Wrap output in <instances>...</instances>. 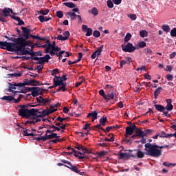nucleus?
Instances as JSON below:
<instances>
[{
  "instance_id": "obj_1",
  "label": "nucleus",
  "mask_w": 176,
  "mask_h": 176,
  "mask_svg": "<svg viewBox=\"0 0 176 176\" xmlns=\"http://www.w3.org/2000/svg\"><path fill=\"white\" fill-rule=\"evenodd\" d=\"M144 151H146V155L152 156L153 157H160L162 156V149L164 148L163 146H157L156 144H152L151 143H146L144 145Z\"/></svg>"
},
{
  "instance_id": "obj_2",
  "label": "nucleus",
  "mask_w": 176,
  "mask_h": 176,
  "mask_svg": "<svg viewBox=\"0 0 176 176\" xmlns=\"http://www.w3.org/2000/svg\"><path fill=\"white\" fill-rule=\"evenodd\" d=\"M20 109L19 110V116L22 118H26V119L30 118V116H33L34 118L35 109H28L27 105H20Z\"/></svg>"
},
{
  "instance_id": "obj_3",
  "label": "nucleus",
  "mask_w": 176,
  "mask_h": 176,
  "mask_svg": "<svg viewBox=\"0 0 176 176\" xmlns=\"http://www.w3.org/2000/svg\"><path fill=\"white\" fill-rule=\"evenodd\" d=\"M25 43V45H21V44H20L18 46L14 45V47H12L13 48V52H21V56H24V55H27L29 54V56H31V52L30 51H28V50H25V46H28V45H31V41H24L23 42Z\"/></svg>"
},
{
  "instance_id": "obj_4",
  "label": "nucleus",
  "mask_w": 176,
  "mask_h": 176,
  "mask_svg": "<svg viewBox=\"0 0 176 176\" xmlns=\"http://www.w3.org/2000/svg\"><path fill=\"white\" fill-rule=\"evenodd\" d=\"M57 111V109H47V110H43L42 109H35L34 111V119L38 118H45V116H47L50 115V113H53V112H56Z\"/></svg>"
},
{
  "instance_id": "obj_5",
  "label": "nucleus",
  "mask_w": 176,
  "mask_h": 176,
  "mask_svg": "<svg viewBox=\"0 0 176 176\" xmlns=\"http://www.w3.org/2000/svg\"><path fill=\"white\" fill-rule=\"evenodd\" d=\"M60 162L62 163H64L65 164H68L65 165V167H67V168H69V170H72L74 173H76V174H79L80 175H85V172H80L79 169H78V166L76 165H73L71 162L67 161L65 160H60Z\"/></svg>"
},
{
  "instance_id": "obj_6",
  "label": "nucleus",
  "mask_w": 176,
  "mask_h": 176,
  "mask_svg": "<svg viewBox=\"0 0 176 176\" xmlns=\"http://www.w3.org/2000/svg\"><path fill=\"white\" fill-rule=\"evenodd\" d=\"M16 46L14 43H8V41H0V49H6L8 52H13V47Z\"/></svg>"
},
{
  "instance_id": "obj_7",
  "label": "nucleus",
  "mask_w": 176,
  "mask_h": 176,
  "mask_svg": "<svg viewBox=\"0 0 176 176\" xmlns=\"http://www.w3.org/2000/svg\"><path fill=\"white\" fill-rule=\"evenodd\" d=\"M121 47L125 53H133L136 49L131 43H127L125 46L124 45H121Z\"/></svg>"
},
{
  "instance_id": "obj_8",
  "label": "nucleus",
  "mask_w": 176,
  "mask_h": 176,
  "mask_svg": "<svg viewBox=\"0 0 176 176\" xmlns=\"http://www.w3.org/2000/svg\"><path fill=\"white\" fill-rule=\"evenodd\" d=\"M8 41H11V42H14V43L16 45H21V46H25V44L24 43V41L25 39H24V37H19V38H15V37H11L8 38Z\"/></svg>"
},
{
  "instance_id": "obj_9",
  "label": "nucleus",
  "mask_w": 176,
  "mask_h": 176,
  "mask_svg": "<svg viewBox=\"0 0 176 176\" xmlns=\"http://www.w3.org/2000/svg\"><path fill=\"white\" fill-rule=\"evenodd\" d=\"M21 30L23 31V34H21V36H23V39H25V41H27L28 39H30V38H31V30L27 28L26 27H21Z\"/></svg>"
},
{
  "instance_id": "obj_10",
  "label": "nucleus",
  "mask_w": 176,
  "mask_h": 176,
  "mask_svg": "<svg viewBox=\"0 0 176 176\" xmlns=\"http://www.w3.org/2000/svg\"><path fill=\"white\" fill-rule=\"evenodd\" d=\"M152 133L151 129H146L145 131H142V130L140 129H137L135 130V133L137 137H146V135H148V134H151Z\"/></svg>"
},
{
  "instance_id": "obj_11",
  "label": "nucleus",
  "mask_w": 176,
  "mask_h": 176,
  "mask_svg": "<svg viewBox=\"0 0 176 176\" xmlns=\"http://www.w3.org/2000/svg\"><path fill=\"white\" fill-rule=\"evenodd\" d=\"M25 86H41V82L34 79H25Z\"/></svg>"
},
{
  "instance_id": "obj_12",
  "label": "nucleus",
  "mask_w": 176,
  "mask_h": 176,
  "mask_svg": "<svg viewBox=\"0 0 176 176\" xmlns=\"http://www.w3.org/2000/svg\"><path fill=\"white\" fill-rule=\"evenodd\" d=\"M38 122H41V119L36 118H34V116H31L29 118V120H28L24 124L27 126V124H35L36 123H38Z\"/></svg>"
},
{
  "instance_id": "obj_13",
  "label": "nucleus",
  "mask_w": 176,
  "mask_h": 176,
  "mask_svg": "<svg viewBox=\"0 0 176 176\" xmlns=\"http://www.w3.org/2000/svg\"><path fill=\"white\" fill-rule=\"evenodd\" d=\"M118 98V94H116V91H111L107 95H106V98L104 100H106V102H109L111 101V100H115V98Z\"/></svg>"
},
{
  "instance_id": "obj_14",
  "label": "nucleus",
  "mask_w": 176,
  "mask_h": 176,
  "mask_svg": "<svg viewBox=\"0 0 176 176\" xmlns=\"http://www.w3.org/2000/svg\"><path fill=\"white\" fill-rule=\"evenodd\" d=\"M166 106L164 107L165 109L167 111H171L174 109V106H173V100L171 99H166Z\"/></svg>"
},
{
  "instance_id": "obj_15",
  "label": "nucleus",
  "mask_w": 176,
  "mask_h": 176,
  "mask_svg": "<svg viewBox=\"0 0 176 176\" xmlns=\"http://www.w3.org/2000/svg\"><path fill=\"white\" fill-rule=\"evenodd\" d=\"M54 83H56V85H58V86H61L63 83H64V80H63L60 77H58L57 76H55L54 80H53Z\"/></svg>"
},
{
  "instance_id": "obj_16",
  "label": "nucleus",
  "mask_w": 176,
  "mask_h": 176,
  "mask_svg": "<svg viewBox=\"0 0 176 176\" xmlns=\"http://www.w3.org/2000/svg\"><path fill=\"white\" fill-rule=\"evenodd\" d=\"M76 149H78V151H83L84 153H90V151H89V150H87V148L86 147H85L84 146H82V144H79L77 143L76 146H75Z\"/></svg>"
},
{
  "instance_id": "obj_17",
  "label": "nucleus",
  "mask_w": 176,
  "mask_h": 176,
  "mask_svg": "<svg viewBox=\"0 0 176 176\" xmlns=\"http://www.w3.org/2000/svg\"><path fill=\"white\" fill-rule=\"evenodd\" d=\"M41 90V87H34L31 95L32 97H38L39 96V91Z\"/></svg>"
},
{
  "instance_id": "obj_18",
  "label": "nucleus",
  "mask_w": 176,
  "mask_h": 176,
  "mask_svg": "<svg viewBox=\"0 0 176 176\" xmlns=\"http://www.w3.org/2000/svg\"><path fill=\"white\" fill-rule=\"evenodd\" d=\"M66 16H69L72 21H74V20H76L78 17V14L72 11L67 12L66 13Z\"/></svg>"
},
{
  "instance_id": "obj_19",
  "label": "nucleus",
  "mask_w": 176,
  "mask_h": 176,
  "mask_svg": "<svg viewBox=\"0 0 176 176\" xmlns=\"http://www.w3.org/2000/svg\"><path fill=\"white\" fill-rule=\"evenodd\" d=\"M98 113L97 111H92L91 113H89L88 115L87 116V118H91L92 122H94V120H97V116Z\"/></svg>"
},
{
  "instance_id": "obj_20",
  "label": "nucleus",
  "mask_w": 176,
  "mask_h": 176,
  "mask_svg": "<svg viewBox=\"0 0 176 176\" xmlns=\"http://www.w3.org/2000/svg\"><path fill=\"white\" fill-rule=\"evenodd\" d=\"M134 152H136L137 157L139 159H143V157H145V153L142 152L140 149L133 150Z\"/></svg>"
},
{
  "instance_id": "obj_21",
  "label": "nucleus",
  "mask_w": 176,
  "mask_h": 176,
  "mask_svg": "<svg viewBox=\"0 0 176 176\" xmlns=\"http://www.w3.org/2000/svg\"><path fill=\"white\" fill-rule=\"evenodd\" d=\"M31 60H34V61H37L35 62V64H43V57H32Z\"/></svg>"
},
{
  "instance_id": "obj_22",
  "label": "nucleus",
  "mask_w": 176,
  "mask_h": 176,
  "mask_svg": "<svg viewBox=\"0 0 176 176\" xmlns=\"http://www.w3.org/2000/svg\"><path fill=\"white\" fill-rule=\"evenodd\" d=\"M119 159H124V157H135V156H134V155L132 154H127V153H119Z\"/></svg>"
},
{
  "instance_id": "obj_23",
  "label": "nucleus",
  "mask_w": 176,
  "mask_h": 176,
  "mask_svg": "<svg viewBox=\"0 0 176 176\" xmlns=\"http://www.w3.org/2000/svg\"><path fill=\"white\" fill-rule=\"evenodd\" d=\"M163 91V88L162 87H159L155 89L154 91V98L157 99V97H159V94Z\"/></svg>"
},
{
  "instance_id": "obj_24",
  "label": "nucleus",
  "mask_w": 176,
  "mask_h": 176,
  "mask_svg": "<svg viewBox=\"0 0 176 176\" xmlns=\"http://www.w3.org/2000/svg\"><path fill=\"white\" fill-rule=\"evenodd\" d=\"M126 135L125 137H129V135H131L133 134V133H134V131H133V128H131V126H126Z\"/></svg>"
},
{
  "instance_id": "obj_25",
  "label": "nucleus",
  "mask_w": 176,
  "mask_h": 176,
  "mask_svg": "<svg viewBox=\"0 0 176 176\" xmlns=\"http://www.w3.org/2000/svg\"><path fill=\"white\" fill-rule=\"evenodd\" d=\"M154 107L156 111H158L159 112H164V111H166V108H164V106L162 104H155Z\"/></svg>"
},
{
  "instance_id": "obj_26",
  "label": "nucleus",
  "mask_w": 176,
  "mask_h": 176,
  "mask_svg": "<svg viewBox=\"0 0 176 176\" xmlns=\"http://www.w3.org/2000/svg\"><path fill=\"white\" fill-rule=\"evenodd\" d=\"M8 85H9L8 91L10 93H13V91H14V90H16V89H17L16 87V84L14 82H13V83L9 82Z\"/></svg>"
},
{
  "instance_id": "obj_27",
  "label": "nucleus",
  "mask_w": 176,
  "mask_h": 176,
  "mask_svg": "<svg viewBox=\"0 0 176 176\" xmlns=\"http://www.w3.org/2000/svg\"><path fill=\"white\" fill-rule=\"evenodd\" d=\"M45 135L47 137V140H53V138H60V136L57 135V133H52L50 135H47V133H45Z\"/></svg>"
},
{
  "instance_id": "obj_28",
  "label": "nucleus",
  "mask_w": 176,
  "mask_h": 176,
  "mask_svg": "<svg viewBox=\"0 0 176 176\" xmlns=\"http://www.w3.org/2000/svg\"><path fill=\"white\" fill-rule=\"evenodd\" d=\"M38 19L39 21H41V23H45V21H49V20H52V18H48L43 15H40L38 17Z\"/></svg>"
},
{
  "instance_id": "obj_29",
  "label": "nucleus",
  "mask_w": 176,
  "mask_h": 176,
  "mask_svg": "<svg viewBox=\"0 0 176 176\" xmlns=\"http://www.w3.org/2000/svg\"><path fill=\"white\" fill-rule=\"evenodd\" d=\"M23 135L24 137H35V135H35L34 133H28V129H25V128H23Z\"/></svg>"
},
{
  "instance_id": "obj_30",
  "label": "nucleus",
  "mask_w": 176,
  "mask_h": 176,
  "mask_svg": "<svg viewBox=\"0 0 176 176\" xmlns=\"http://www.w3.org/2000/svg\"><path fill=\"white\" fill-rule=\"evenodd\" d=\"M9 8H4L2 10V13L0 14V16H3L5 19V17H8L9 16Z\"/></svg>"
},
{
  "instance_id": "obj_31",
  "label": "nucleus",
  "mask_w": 176,
  "mask_h": 176,
  "mask_svg": "<svg viewBox=\"0 0 176 176\" xmlns=\"http://www.w3.org/2000/svg\"><path fill=\"white\" fill-rule=\"evenodd\" d=\"M67 82H63V84H61L60 85H59V89H58L56 90V91H60V90H62V91H66L67 90Z\"/></svg>"
},
{
  "instance_id": "obj_32",
  "label": "nucleus",
  "mask_w": 176,
  "mask_h": 176,
  "mask_svg": "<svg viewBox=\"0 0 176 176\" xmlns=\"http://www.w3.org/2000/svg\"><path fill=\"white\" fill-rule=\"evenodd\" d=\"M160 137L161 138H171L172 133H166V132H161V134H160Z\"/></svg>"
},
{
  "instance_id": "obj_33",
  "label": "nucleus",
  "mask_w": 176,
  "mask_h": 176,
  "mask_svg": "<svg viewBox=\"0 0 176 176\" xmlns=\"http://www.w3.org/2000/svg\"><path fill=\"white\" fill-rule=\"evenodd\" d=\"M63 5L65 6H67V8H69L70 9H74V8H76V5L72 2H67V3H63Z\"/></svg>"
},
{
  "instance_id": "obj_34",
  "label": "nucleus",
  "mask_w": 176,
  "mask_h": 176,
  "mask_svg": "<svg viewBox=\"0 0 176 176\" xmlns=\"http://www.w3.org/2000/svg\"><path fill=\"white\" fill-rule=\"evenodd\" d=\"M73 153H74L75 157H78V159H79V160H83V159H85V156L79 155V153H80V151H78L75 150V151H73Z\"/></svg>"
},
{
  "instance_id": "obj_35",
  "label": "nucleus",
  "mask_w": 176,
  "mask_h": 176,
  "mask_svg": "<svg viewBox=\"0 0 176 176\" xmlns=\"http://www.w3.org/2000/svg\"><path fill=\"white\" fill-rule=\"evenodd\" d=\"M144 52L146 54V56H152L153 54V52H152V49L151 48H144Z\"/></svg>"
},
{
  "instance_id": "obj_36",
  "label": "nucleus",
  "mask_w": 176,
  "mask_h": 176,
  "mask_svg": "<svg viewBox=\"0 0 176 176\" xmlns=\"http://www.w3.org/2000/svg\"><path fill=\"white\" fill-rule=\"evenodd\" d=\"M102 49H104V45H102L101 47H98V49L94 52L96 54L97 57H98L99 56H101Z\"/></svg>"
},
{
  "instance_id": "obj_37",
  "label": "nucleus",
  "mask_w": 176,
  "mask_h": 176,
  "mask_svg": "<svg viewBox=\"0 0 176 176\" xmlns=\"http://www.w3.org/2000/svg\"><path fill=\"white\" fill-rule=\"evenodd\" d=\"M35 140L38 142H41V141H43V142L47 141V136H46V134H45L44 136H40V137L36 138Z\"/></svg>"
},
{
  "instance_id": "obj_38",
  "label": "nucleus",
  "mask_w": 176,
  "mask_h": 176,
  "mask_svg": "<svg viewBox=\"0 0 176 176\" xmlns=\"http://www.w3.org/2000/svg\"><path fill=\"white\" fill-rule=\"evenodd\" d=\"M108 122V120L107 119V117H104L103 118H100L99 120V123L101 126H105V124Z\"/></svg>"
},
{
  "instance_id": "obj_39",
  "label": "nucleus",
  "mask_w": 176,
  "mask_h": 176,
  "mask_svg": "<svg viewBox=\"0 0 176 176\" xmlns=\"http://www.w3.org/2000/svg\"><path fill=\"white\" fill-rule=\"evenodd\" d=\"M67 119H69V117L63 118L58 116L55 120V122H60V123H63L64 122V120H67Z\"/></svg>"
},
{
  "instance_id": "obj_40",
  "label": "nucleus",
  "mask_w": 176,
  "mask_h": 176,
  "mask_svg": "<svg viewBox=\"0 0 176 176\" xmlns=\"http://www.w3.org/2000/svg\"><path fill=\"white\" fill-rule=\"evenodd\" d=\"M30 56L32 57H37V56H42V52L38 51V52H30Z\"/></svg>"
},
{
  "instance_id": "obj_41",
  "label": "nucleus",
  "mask_w": 176,
  "mask_h": 176,
  "mask_svg": "<svg viewBox=\"0 0 176 176\" xmlns=\"http://www.w3.org/2000/svg\"><path fill=\"white\" fill-rule=\"evenodd\" d=\"M1 100H4L5 101H13L14 98L13 96H3L1 98Z\"/></svg>"
},
{
  "instance_id": "obj_42",
  "label": "nucleus",
  "mask_w": 176,
  "mask_h": 176,
  "mask_svg": "<svg viewBox=\"0 0 176 176\" xmlns=\"http://www.w3.org/2000/svg\"><path fill=\"white\" fill-rule=\"evenodd\" d=\"M113 129H120V127L118 125L107 126L106 128L105 131H106V133H109V131H111V130H112Z\"/></svg>"
},
{
  "instance_id": "obj_43",
  "label": "nucleus",
  "mask_w": 176,
  "mask_h": 176,
  "mask_svg": "<svg viewBox=\"0 0 176 176\" xmlns=\"http://www.w3.org/2000/svg\"><path fill=\"white\" fill-rule=\"evenodd\" d=\"M163 166H164L165 167H171V166H173L174 167V166H176V164L165 162L163 163Z\"/></svg>"
},
{
  "instance_id": "obj_44",
  "label": "nucleus",
  "mask_w": 176,
  "mask_h": 176,
  "mask_svg": "<svg viewBox=\"0 0 176 176\" xmlns=\"http://www.w3.org/2000/svg\"><path fill=\"white\" fill-rule=\"evenodd\" d=\"M52 59V57L49 54H46L45 56L43 57V61L44 63H49V60Z\"/></svg>"
},
{
  "instance_id": "obj_45",
  "label": "nucleus",
  "mask_w": 176,
  "mask_h": 176,
  "mask_svg": "<svg viewBox=\"0 0 176 176\" xmlns=\"http://www.w3.org/2000/svg\"><path fill=\"white\" fill-rule=\"evenodd\" d=\"M65 53V50L60 51L58 53L56 52V57H58V60H61L63 58V54Z\"/></svg>"
},
{
  "instance_id": "obj_46",
  "label": "nucleus",
  "mask_w": 176,
  "mask_h": 176,
  "mask_svg": "<svg viewBox=\"0 0 176 176\" xmlns=\"http://www.w3.org/2000/svg\"><path fill=\"white\" fill-rule=\"evenodd\" d=\"M14 83H15L16 87H18V89H21V87H24V86H25V82L24 80L23 82H19V83L14 82Z\"/></svg>"
},
{
  "instance_id": "obj_47",
  "label": "nucleus",
  "mask_w": 176,
  "mask_h": 176,
  "mask_svg": "<svg viewBox=\"0 0 176 176\" xmlns=\"http://www.w3.org/2000/svg\"><path fill=\"white\" fill-rule=\"evenodd\" d=\"M91 13L94 14V16H98V10H97V8L94 7L91 10Z\"/></svg>"
},
{
  "instance_id": "obj_48",
  "label": "nucleus",
  "mask_w": 176,
  "mask_h": 176,
  "mask_svg": "<svg viewBox=\"0 0 176 176\" xmlns=\"http://www.w3.org/2000/svg\"><path fill=\"white\" fill-rule=\"evenodd\" d=\"M93 35V29L91 28H89L87 30V33L85 34V36H91Z\"/></svg>"
},
{
  "instance_id": "obj_49",
  "label": "nucleus",
  "mask_w": 176,
  "mask_h": 176,
  "mask_svg": "<svg viewBox=\"0 0 176 176\" xmlns=\"http://www.w3.org/2000/svg\"><path fill=\"white\" fill-rule=\"evenodd\" d=\"M140 36L141 38H145V36H148V32H146V30H141L140 32Z\"/></svg>"
},
{
  "instance_id": "obj_50",
  "label": "nucleus",
  "mask_w": 176,
  "mask_h": 176,
  "mask_svg": "<svg viewBox=\"0 0 176 176\" xmlns=\"http://www.w3.org/2000/svg\"><path fill=\"white\" fill-rule=\"evenodd\" d=\"M93 35L95 38H100V36H101V33L98 30H95L93 32Z\"/></svg>"
},
{
  "instance_id": "obj_51",
  "label": "nucleus",
  "mask_w": 176,
  "mask_h": 176,
  "mask_svg": "<svg viewBox=\"0 0 176 176\" xmlns=\"http://www.w3.org/2000/svg\"><path fill=\"white\" fill-rule=\"evenodd\" d=\"M21 98H23V95H19L17 99H14V98L12 101H14V104H19L21 101Z\"/></svg>"
},
{
  "instance_id": "obj_52",
  "label": "nucleus",
  "mask_w": 176,
  "mask_h": 176,
  "mask_svg": "<svg viewBox=\"0 0 176 176\" xmlns=\"http://www.w3.org/2000/svg\"><path fill=\"white\" fill-rule=\"evenodd\" d=\"M49 12H50V10L46 9L45 10H40L39 13L40 14H43V16H46V14H49Z\"/></svg>"
},
{
  "instance_id": "obj_53",
  "label": "nucleus",
  "mask_w": 176,
  "mask_h": 176,
  "mask_svg": "<svg viewBox=\"0 0 176 176\" xmlns=\"http://www.w3.org/2000/svg\"><path fill=\"white\" fill-rule=\"evenodd\" d=\"M30 38H33V39H37L38 41H45V38L40 37L39 36H34L31 35Z\"/></svg>"
},
{
  "instance_id": "obj_54",
  "label": "nucleus",
  "mask_w": 176,
  "mask_h": 176,
  "mask_svg": "<svg viewBox=\"0 0 176 176\" xmlns=\"http://www.w3.org/2000/svg\"><path fill=\"white\" fill-rule=\"evenodd\" d=\"M162 30L165 32H170V26H168V25H162Z\"/></svg>"
},
{
  "instance_id": "obj_55",
  "label": "nucleus",
  "mask_w": 176,
  "mask_h": 176,
  "mask_svg": "<svg viewBox=\"0 0 176 176\" xmlns=\"http://www.w3.org/2000/svg\"><path fill=\"white\" fill-rule=\"evenodd\" d=\"M131 34L127 33L124 37V42H129L131 39Z\"/></svg>"
},
{
  "instance_id": "obj_56",
  "label": "nucleus",
  "mask_w": 176,
  "mask_h": 176,
  "mask_svg": "<svg viewBox=\"0 0 176 176\" xmlns=\"http://www.w3.org/2000/svg\"><path fill=\"white\" fill-rule=\"evenodd\" d=\"M145 46H146V43H145L144 41L138 43V47H140V49H144Z\"/></svg>"
},
{
  "instance_id": "obj_57",
  "label": "nucleus",
  "mask_w": 176,
  "mask_h": 176,
  "mask_svg": "<svg viewBox=\"0 0 176 176\" xmlns=\"http://www.w3.org/2000/svg\"><path fill=\"white\" fill-rule=\"evenodd\" d=\"M99 94H100V96L103 97L104 100H105L107 98V94H105V92L104 91V89H100L99 91Z\"/></svg>"
},
{
  "instance_id": "obj_58",
  "label": "nucleus",
  "mask_w": 176,
  "mask_h": 176,
  "mask_svg": "<svg viewBox=\"0 0 176 176\" xmlns=\"http://www.w3.org/2000/svg\"><path fill=\"white\" fill-rule=\"evenodd\" d=\"M94 129H98L99 130L104 131V133H107V131H105V129L101 126L100 124L95 125Z\"/></svg>"
},
{
  "instance_id": "obj_59",
  "label": "nucleus",
  "mask_w": 176,
  "mask_h": 176,
  "mask_svg": "<svg viewBox=\"0 0 176 176\" xmlns=\"http://www.w3.org/2000/svg\"><path fill=\"white\" fill-rule=\"evenodd\" d=\"M56 16L58 17V19H63L64 16L63 11H56Z\"/></svg>"
},
{
  "instance_id": "obj_60",
  "label": "nucleus",
  "mask_w": 176,
  "mask_h": 176,
  "mask_svg": "<svg viewBox=\"0 0 176 176\" xmlns=\"http://www.w3.org/2000/svg\"><path fill=\"white\" fill-rule=\"evenodd\" d=\"M58 72H59L58 69H54L51 71V75H52V76H54V78H56V76H57L56 74H58Z\"/></svg>"
},
{
  "instance_id": "obj_61",
  "label": "nucleus",
  "mask_w": 176,
  "mask_h": 176,
  "mask_svg": "<svg viewBox=\"0 0 176 176\" xmlns=\"http://www.w3.org/2000/svg\"><path fill=\"white\" fill-rule=\"evenodd\" d=\"M47 102H50V100L48 98H42L41 104H43V105H46Z\"/></svg>"
},
{
  "instance_id": "obj_62",
  "label": "nucleus",
  "mask_w": 176,
  "mask_h": 176,
  "mask_svg": "<svg viewBox=\"0 0 176 176\" xmlns=\"http://www.w3.org/2000/svg\"><path fill=\"white\" fill-rule=\"evenodd\" d=\"M56 39H58V41H67V38H65L64 36H63V35L59 34Z\"/></svg>"
},
{
  "instance_id": "obj_63",
  "label": "nucleus",
  "mask_w": 176,
  "mask_h": 176,
  "mask_svg": "<svg viewBox=\"0 0 176 176\" xmlns=\"http://www.w3.org/2000/svg\"><path fill=\"white\" fill-rule=\"evenodd\" d=\"M170 35L173 37L176 36V28H174L172 30H170Z\"/></svg>"
},
{
  "instance_id": "obj_64",
  "label": "nucleus",
  "mask_w": 176,
  "mask_h": 176,
  "mask_svg": "<svg viewBox=\"0 0 176 176\" xmlns=\"http://www.w3.org/2000/svg\"><path fill=\"white\" fill-rule=\"evenodd\" d=\"M107 6L108 8H113V3L111 0L107 1Z\"/></svg>"
}]
</instances>
